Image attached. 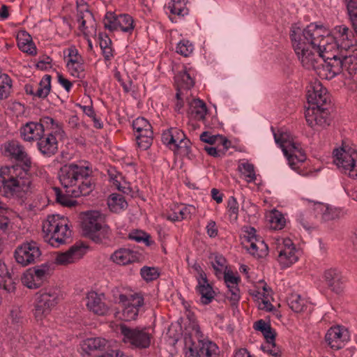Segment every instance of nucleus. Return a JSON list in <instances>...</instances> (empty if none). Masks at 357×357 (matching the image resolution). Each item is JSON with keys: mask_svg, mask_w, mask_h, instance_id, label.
I'll list each match as a JSON object with an SVG mask.
<instances>
[{"mask_svg": "<svg viewBox=\"0 0 357 357\" xmlns=\"http://www.w3.org/2000/svg\"><path fill=\"white\" fill-rule=\"evenodd\" d=\"M314 210L317 215H320L321 219L324 221L339 218L342 214L340 208L330 206L322 203L315 204Z\"/></svg>", "mask_w": 357, "mask_h": 357, "instance_id": "58836bf2", "label": "nucleus"}, {"mask_svg": "<svg viewBox=\"0 0 357 357\" xmlns=\"http://www.w3.org/2000/svg\"><path fill=\"white\" fill-rule=\"evenodd\" d=\"M23 314L20 307L17 305L12 306L9 313V320L13 324H20L22 323Z\"/></svg>", "mask_w": 357, "mask_h": 357, "instance_id": "0e129e2a", "label": "nucleus"}, {"mask_svg": "<svg viewBox=\"0 0 357 357\" xmlns=\"http://www.w3.org/2000/svg\"><path fill=\"white\" fill-rule=\"evenodd\" d=\"M82 228L84 236L96 243L108 238L109 229L105 223L104 215L98 211H90L83 213Z\"/></svg>", "mask_w": 357, "mask_h": 357, "instance_id": "0eeeda50", "label": "nucleus"}, {"mask_svg": "<svg viewBox=\"0 0 357 357\" xmlns=\"http://www.w3.org/2000/svg\"><path fill=\"white\" fill-rule=\"evenodd\" d=\"M119 303L123 306L121 318L126 321H130L137 317L139 308L144 305V298L139 293L132 294L128 297L121 294Z\"/></svg>", "mask_w": 357, "mask_h": 357, "instance_id": "f3484780", "label": "nucleus"}, {"mask_svg": "<svg viewBox=\"0 0 357 357\" xmlns=\"http://www.w3.org/2000/svg\"><path fill=\"white\" fill-rule=\"evenodd\" d=\"M174 153L180 157L190 158L191 152V143L186 137L172 149Z\"/></svg>", "mask_w": 357, "mask_h": 357, "instance_id": "864d4df0", "label": "nucleus"}, {"mask_svg": "<svg viewBox=\"0 0 357 357\" xmlns=\"http://www.w3.org/2000/svg\"><path fill=\"white\" fill-rule=\"evenodd\" d=\"M289 307L295 312H301L306 310L310 304L309 301L298 294H291L287 298Z\"/></svg>", "mask_w": 357, "mask_h": 357, "instance_id": "c03bdc74", "label": "nucleus"}, {"mask_svg": "<svg viewBox=\"0 0 357 357\" xmlns=\"http://www.w3.org/2000/svg\"><path fill=\"white\" fill-rule=\"evenodd\" d=\"M194 50L193 44L188 40L183 39L176 45V51L183 56H189Z\"/></svg>", "mask_w": 357, "mask_h": 357, "instance_id": "bf43d9fd", "label": "nucleus"}, {"mask_svg": "<svg viewBox=\"0 0 357 357\" xmlns=\"http://www.w3.org/2000/svg\"><path fill=\"white\" fill-rule=\"evenodd\" d=\"M12 80L6 74H0V102L10 95Z\"/></svg>", "mask_w": 357, "mask_h": 357, "instance_id": "3c124183", "label": "nucleus"}, {"mask_svg": "<svg viewBox=\"0 0 357 357\" xmlns=\"http://www.w3.org/2000/svg\"><path fill=\"white\" fill-rule=\"evenodd\" d=\"M3 153L23 162V165L5 166L0 169V195L7 197H22L34 188L29 173L31 159L24 146L17 141L5 144Z\"/></svg>", "mask_w": 357, "mask_h": 357, "instance_id": "f03ea898", "label": "nucleus"}, {"mask_svg": "<svg viewBox=\"0 0 357 357\" xmlns=\"http://www.w3.org/2000/svg\"><path fill=\"white\" fill-rule=\"evenodd\" d=\"M110 259L116 264L124 266L137 261L138 255L130 249L120 248L111 255Z\"/></svg>", "mask_w": 357, "mask_h": 357, "instance_id": "72a5a7b5", "label": "nucleus"}, {"mask_svg": "<svg viewBox=\"0 0 357 357\" xmlns=\"http://www.w3.org/2000/svg\"><path fill=\"white\" fill-rule=\"evenodd\" d=\"M107 205L111 211L119 213L127 207L128 204L123 195L114 193L109 197Z\"/></svg>", "mask_w": 357, "mask_h": 357, "instance_id": "a18cd8bd", "label": "nucleus"}, {"mask_svg": "<svg viewBox=\"0 0 357 357\" xmlns=\"http://www.w3.org/2000/svg\"><path fill=\"white\" fill-rule=\"evenodd\" d=\"M273 245L278 253V261L282 268H288L298 260L300 250L291 239L278 237L275 238Z\"/></svg>", "mask_w": 357, "mask_h": 357, "instance_id": "f8f14e48", "label": "nucleus"}, {"mask_svg": "<svg viewBox=\"0 0 357 357\" xmlns=\"http://www.w3.org/2000/svg\"><path fill=\"white\" fill-rule=\"evenodd\" d=\"M65 59L68 73L74 77H82L84 72V60L75 47L68 49V55Z\"/></svg>", "mask_w": 357, "mask_h": 357, "instance_id": "393cba45", "label": "nucleus"}, {"mask_svg": "<svg viewBox=\"0 0 357 357\" xmlns=\"http://www.w3.org/2000/svg\"><path fill=\"white\" fill-rule=\"evenodd\" d=\"M188 102V114L190 118L203 121L207 114V107L206 103L199 98H190L189 96L185 99V102Z\"/></svg>", "mask_w": 357, "mask_h": 357, "instance_id": "c756f323", "label": "nucleus"}, {"mask_svg": "<svg viewBox=\"0 0 357 357\" xmlns=\"http://www.w3.org/2000/svg\"><path fill=\"white\" fill-rule=\"evenodd\" d=\"M250 294L257 301H260L259 303V308L266 310L267 311H271L272 310L273 305L270 302V298L271 297V290L267 286V284H264L261 289L252 290L250 291Z\"/></svg>", "mask_w": 357, "mask_h": 357, "instance_id": "c9c22d12", "label": "nucleus"}, {"mask_svg": "<svg viewBox=\"0 0 357 357\" xmlns=\"http://www.w3.org/2000/svg\"><path fill=\"white\" fill-rule=\"evenodd\" d=\"M43 131L40 122L29 121L20 128V135L25 142H33L38 141L43 135Z\"/></svg>", "mask_w": 357, "mask_h": 357, "instance_id": "c85d7f7f", "label": "nucleus"}, {"mask_svg": "<svg viewBox=\"0 0 357 357\" xmlns=\"http://www.w3.org/2000/svg\"><path fill=\"white\" fill-rule=\"evenodd\" d=\"M197 334V340L185 342V357H220V349L215 342L204 337L199 331Z\"/></svg>", "mask_w": 357, "mask_h": 357, "instance_id": "6e6552de", "label": "nucleus"}, {"mask_svg": "<svg viewBox=\"0 0 357 357\" xmlns=\"http://www.w3.org/2000/svg\"><path fill=\"white\" fill-rule=\"evenodd\" d=\"M206 230L208 236L211 238H215L218 234V229L216 222L213 220H210L206 227Z\"/></svg>", "mask_w": 357, "mask_h": 357, "instance_id": "774afa93", "label": "nucleus"}, {"mask_svg": "<svg viewBox=\"0 0 357 357\" xmlns=\"http://www.w3.org/2000/svg\"><path fill=\"white\" fill-rule=\"evenodd\" d=\"M108 174L109 181L115 188L123 193L130 191L128 184L123 180L122 175L114 168L109 169Z\"/></svg>", "mask_w": 357, "mask_h": 357, "instance_id": "a19ab883", "label": "nucleus"}, {"mask_svg": "<svg viewBox=\"0 0 357 357\" xmlns=\"http://www.w3.org/2000/svg\"><path fill=\"white\" fill-rule=\"evenodd\" d=\"M238 170L244 176L248 183L255 182L256 180V173L255 167L252 163L243 161L238 165Z\"/></svg>", "mask_w": 357, "mask_h": 357, "instance_id": "8fccbe9b", "label": "nucleus"}, {"mask_svg": "<svg viewBox=\"0 0 357 357\" xmlns=\"http://www.w3.org/2000/svg\"><path fill=\"white\" fill-rule=\"evenodd\" d=\"M225 283L228 289L227 297L233 304L237 303L240 299V290L238 282L240 278L231 271H225L224 272Z\"/></svg>", "mask_w": 357, "mask_h": 357, "instance_id": "bb28decb", "label": "nucleus"}, {"mask_svg": "<svg viewBox=\"0 0 357 357\" xmlns=\"http://www.w3.org/2000/svg\"><path fill=\"white\" fill-rule=\"evenodd\" d=\"M40 255V248L35 241L22 243L17 247L14 253L16 261L24 266L35 263Z\"/></svg>", "mask_w": 357, "mask_h": 357, "instance_id": "a211bd4d", "label": "nucleus"}, {"mask_svg": "<svg viewBox=\"0 0 357 357\" xmlns=\"http://www.w3.org/2000/svg\"><path fill=\"white\" fill-rule=\"evenodd\" d=\"M59 302V294L53 289L40 290L35 296L33 314L38 322H42Z\"/></svg>", "mask_w": 357, "mask_h": 357, "instance_id": "1a4fd4ad", "label": "nucleus"}, {"mask_svg": "<svg viewBox=\"0 0 357 357\" xmlns=\"http://www.w3.org/2000/svg\"><path fill=\"white\" fill-rule=\"evenodd\" d=\"M260 348L264 352L273 357H281V351L279 347L276 346L275 342H265L261 345Z\"/></svg>", "mask_w": 357, "mask_h": 357, "instance_id": "69168bd1", "label": "nucleus"}, {"mask_svg": "<svg viewBox=\"0 0 357 357\" xmlns=\"http://www.w3.org/2000/svg\"><path fill=\"white\" fill-rule=\"evenodd\" d=\"M307 99L310 107H323L330 101V96L322 84L315 80L309 86Z\"/></svg>", "mask_w": 357, "mask_h": 357, "instance_id": "412c9836", "label": "nucleus"}, {"mask_svg": "<svg viewBox=\"0 0 357 357\" xmlns=\"http://www.w3.org/2000/svg\"><path fill=\"white\" fill-rule=\"evenodd\" d=\"M59 178L63 188L74 197L86 196L93 189L86 167L75 164L64 165L60 169Z\"/></svg>", "mask_w": 357, "mask_h": 357, "instance_id": "7ed1b4c3", "label": "nucleus"}, {"mask_svg": "<svg viewBox=\"0 0 357 357\" xmlns=\"http://www.w3.org/2000/svg\"><path fill=\"white\" fill-rule=\"evenodd\" d=\"M29 269L27 270L22 277V284L29 289H37L42 285V283Z\"/></svg>", "mask_w": 357, "mask_h": 357, "instance_id": "13d9d810", "label": "nucleus"}, {"mask_svg": "<svg viewBox=\"0 0 357 357\" xmlns=\"http://www.w3.org/2000/svg\"><path fill=\"white\" fill-rule=\"evenodd\" d=\"M87 309L98 316H106L109 312V307L105 303V294L96 291H89L86 297Z\"/></svg>", "mask_w": 357, "mask_h": 357, "instance_id": "b1692460", "label": "nucleus"}, {"mask_svg": "<svg viewBox=\"0 0 357 357\" xmlns=\"http://www.w3.org/2000/svg\"><path fill=\"white\" fill-rule=\"evenodd\" d=\"M68 223V219L63 215H48L43 222L42 229L45 241L56 248L66 243L72 235Z\"/></svg>", "mask_w": 357, "mask_h": 357, "instance_id": "39448f33", "label": "nucleus"}, {"mask_svg": "<svg viewBox=\"0 0 357 357\" xmlns=\"http://www.w3.org/2000/svg\"><path fill=\"white\" fill-rule=\"evenodd\" d=\"M132 128L138 147L143 151L147 150L151 146L153 139L151 123L145 118L138 117L133 121Z\"/></svg>", "mask_w": 357, "mask_h": 357, "instance_id": "2eb2a0df", "label": "nucleus"}, {"mask_svg": "<svg viewBox=\"0 0 357 357\" xmlns=\"http://www.w3.org/2000/svg\"><path fill=\"white\" fill-rule=\"evenodd\" d=\"M333 162L343 174L357 178V150L343 146L333 151Z\"/></svg>", "mask_w": 357, "mask_h": 357, "instance_id": "9d476101", "label": "nucleus"}, {"mask_svg": "<svg viewBox=\"0 0 357 357\" xmlns=\"http://www.w3.org/2000/svg\"><path fill=\"white\" fill-rule=\"evenodd\" d=\"M77 22L79 30L85 37H89L96 33V21L86 3H78Z\"/></svg>", "mask_w": 357, "mask_h": 357, "instance_id": "aec40b11", "label": "nucleus"}, {"mask_svg": "<svg viewBox=\"0 0 357 357\" xmlns=\"http://www.w3.org/2000/svg\"><path fill=\"white\" fill-rule=\"evenodd\" d=\"M17 47L19 49L30 55H36L37 49L32 40L31 36L26 31L22 30L17 35Z\"/></svg>", "mask_w": 357, "mask_h": 357, "instance_id": "4c0bfd02", "label": "nucleus"}, {"mask_svg": "<svg viewBox=\"0 0 357 357\" xmlns=\"http://www.w3.org/2000/svg\"><path fill=\"white\" fill-rule=\"evenodd\" d=\"M29 270L34 273L36 279L43 284L50 276L52 273L53 268L49 263H45L40 266H35Z\"/></svg>", "mask_w": 357, "mask_h": 357, "instance_id": "09e8293b", "label": "nucleus"}, {"mask_svg": "<svg viewBox=\"0 0 357 357\" xmlns=\"http://www.w3.org/2000/svg\"><path fill=\"white\" fill-rule=\"evenodd\" d=\"M349 21L357 36V2L354 0H345Z\"/></svg>", "mask_w": 357, "mask_h": 357, "instance_id": "603ef678", "label": "nucleus"}, {"mask_svg": "<svg viewBox=\"0 0 357 357\" xmlns=\"http://www.w3.org/2000/svg\"><path fill=\"white\" fill-rule=\"evenodd\" d=\"M211 263L217 276L224 273L225 271H228L226 266V259L222 255H215Z\"/></svg>", "mask_w": 357, "mask_h": 357, "instance_id": "052dcab7", "label": "nucleus"}, {"mask_svg": "<svg viewBox=\"0 0 357 357\" xmlns=\"http://www.w3.org/2000/svg\"><path fill=\"white\" fill-rule=\"evenodd\" d=\"M88 247L83 243H76L65 252H58L54 259L57 265H67L81 259L86 252Z\"/></svg>", "mask_w": 357, "mask_h": 357, "instance_id": "5701e85b", "label": "nucleus"}, {"mask_svg": "<svg viewBox=\"0 0 357 357\" xmlns=\"http://www.w3.org/2000/svg\"><path fill=\"white\" fill-rule=\"evenodd\" d=\"M57 120L50 117V116H44L40 119V123L43 128V132L45 130L50 131L54 125L57 123Z\"/></svg>", "mask_w": 357, "mask_h": 357, "instance_id": "338daca9", "label": "nucleus"}, {"mask_svg": "<svg viewBox=\"0 0 357 357\" xmlns=\"http://www.w3.org/2000/svg\"><path fill=\"white\" fill-rule=\"evenodd\" d=\"M305 117L308 126L315 130L330 124L328 112L323 107H308L305 110Z\"/></svg>", "mask_w": 357, "mask_h": 357, "instance_id": "4be33fe9", "label": "nucleus"}, {"mask_svg": "<svg viewBox=\"0 0 357 357\" xmlns=\"http://www.w3.org/2000/svg\"><path fill=\"white\" fill-rule=\"evenodd\" d=\"M140 275L144 280L149 282L157 280L160 273L157 267L144 266L140 269Z\"/></svg>", "mask_w": 357, "mask_h": 357, "instance_id": "6e6d98bb", "label": "nucleus"}, {"mask_svg": "<svg viewBox=\"0 0 357 357\" xmlns=\"http://www.w3.org/2000/svg\"><path fill=\"white\" fill-rule=\"evenodd\" d=\"M269 221L271 227L274 229H282L286 224V219L284 215L275 209L271 211Z\"/></svg>", "mask_w": 357, "mask_h": 357, "instance_id": "5fc2aeb1", "label": "nucleus"}, {"mask_svg": "<svg viewBox=\"0 0 357 357\" xmlns=\"http://www.w3.org/2000/svg\"><path fill=\"white\" fill-rule=\"evenodd\" d=\"M337 54V61L340 62V73L347 72L349 75L356 74L357 71V52H339Z\"/></svg>", "mask_w": 357, "mask_h": 357, "instance_id": "a878e982", "label": "nucleus"}, {"mask_svg": "<svg viewBox=\"0 0 357 357\" xmlns=\"http://www.w3.org/2000/svg\"><path fill=\"white\" fill-rule=\"evenodd\" d=\"M200 139L206 143L213 144H222L225 149H228L230 142L225 137L220 135H211L208 132H204L200 135Z\"/></svg>", "mask_w": 357, "mask_h": 357, "instance_id": "49530a36", "label": "nucleus"}, {"mask_svg": "<svg viewBox=\"0 0 357 357\" xmlns=\"http://www.w3.org/2000/svg\"><path fill=\"white\" fill-rule=\"evenodd\" d=\"M50 89L51 76L46 75L42 78L34 94L39 98H45L49 94Z\"/></svg>", "mask_w": 357, "mask_h": 357, "instance_id": "4d7b16f0", "label": "nucleus"}, {"mask_svg": "<svg viewBox=\"0 0 357 357\" xmlns=\"http://www.w3.org/2000/svg\"><path fill=\"white\" fill-rule=\"evenodd\" d=\"M186 0H170L165 5V9L169 14V19L172 22H176L177 17H183L188 15L189 10L186 6Z\"/></svg>", "mask_w": 357, "mask_h": 357, "instance_id": "7c9ffc66", "label": "nucleus"}, {"mask_svg": "<svg viewBox=\"0 0 357 357\" xmlns=\"http://www.w3.org/2000/svg\"><path fill=\"white\" fill-rule=\"evenodd\" d=\"M227 212L231 220L236 221L238 215V204L234 197H230L227 202Z\"/></svg>", "mask_w": 357, "mask_h": 357, "instance_id": "680f3d73", "label": "nucleus"}, {"mask_svg": "<svg viewBox=\"0 0 357 357\" xmlns=\"http://www.w3.org/2000/svg\"><path fill=\"white\" fill-rule=\"evenodd\" d=\"M197 281L196 290L200 296V302L203 305L209 304L214 298L215 291L208 283L206 275H201Z\"/></svg>", "mask_w": 357, "mask_h": 357, "instance_id": "473e14b6", "label": "nucleus"}, {"mask_svg": "<svg viewBox=\"0 0 357 357\" xmlns=\"http://www.w3.org/2000/svg\"><path fill=\"white\" fill-rule=\"evenodd\" d=\"M273 130V128H271ZM273 132L275 143L282 149L290 168L299 174L304 175L301 170L302 165L307 159L306 154L300 143L296 140L289 132Z\"/></svg>", "mask_w": 357, "mask_h": 357, "instance_id": "20e7f679", "label": "nucleus"}, {"mask_svg": "<svg viewBox=\"0 0 357 357\" xmlns=\"http://www.w3.org/2000/svg\"><path fill=\"white\" fill-rule=\"evenodd\" d=\"M107 344L106 339L96 337L87 338L83 341L82 348L86 353L103 349Z\"/></svg>", "mask_w": 357, "mask_h": 357, "instance_id": "37998d69", "label": "nucleus"}, {"mask_svg": "<svg viewBox=\"0 0 357 357\" xmlns=\"http://www.w3.org/2000/svg\"><path fill=\"white\" fill-rule=\"evenodd\" d=\"M115 331L121 336L122 342L132 349H148L153 339L150 328L144 326L130 327L120 324L116 325Z\"/></svg>", "mask_w": 357, "mask_h": 357, "instance_id": "423d86ee", "label": "nucleus"}, {"mask_svg": "<svg viewBox=\"0 0 357 357\" xmlns=\"http://www.w3.org/2000/svg\"><path fill=\"white\" fill-rule=\"evenodd\" d=\"M242 243L244 248L255 257L260 258L267 255L268 246L262 239L257 236L254 227L244 228Z\"/></svg>", "mask_w": 357, "mask_h": 357, "instance_id": "ddd939ff", "label": "nucleus"}, {"mask_svg": "<svg viewBox=\"0 0 357 357\" xmlns=\"http://www.w3.org/2000/svg\"><path fill=\"white\" fill-rule=\"evenodd\" d=\"M185 135L178 128H170L162 133L161 140L169 149H173L178 142L184 139Z\"/></svg>", "mask_w": 357, "mask_h": 357, "instance_id": "e433bc0d", "label": "nucleus"}, {"mask_svg": "<svg viewBox=\"0 0 357 357\" xmlns=\"http://www.w3.org/2000/svg\"><path fill=\"white\" fill-rule=\"evenodd\" d=\"M0 289L8 293L13 292L15 290V283L11 278L6 264L0 260Z\"/></svg>", "mask_w": 357, "mask_h": 357, "instance_id": "ea45409f", "label": "nucleus"}, {"mask_svg": "<svg viewBox=\"0 0 357 357\" xmlns=\"http://www.w3.org/2000/svg\"><path fill=\"white\" fill-rule=\"evenodd\" d=\"M105 29L111 31H123L131 33L134 28V20L128 14L116 15L112 13H107L103 20Z\"/></svg>", "mask_w": 357, "mask_h": 357, "instance_id": "dca6fc26", "label": "nucleus"}, {"mask_svg": "<svg viewBox=\"0 0 357 357\" xmlns=\"http://www.w3.org/2000/svg\"><path fill=\"white\" fill-rule=\"evenodd\" d=\"M98 40L102 54L106 61H109L114 57V50L112 48V42L107 34L100 33Z\"/></svg>", "mask_w": 357, "mask_h": 357, "instance_id": "79ce46f5", "label": "nucleus"}, {"mask_svg": "<svg viewBox=\"0 0 357 357\" xmlns=\"http://www.w3.org/2000/svg\"><path fill=\"white\" fill-rule=\"evenodd\" d=\"M195 211V207L192 205H175L172 211L167 215V219L172 222L181 221L190 218Z\"/></svg>", "mask_w": 357, "mask_h": 357, "instance_id": "f704fd0d", "label": "nucleus"}, {"mask_svg": "<svg viewBox=\"0 0 357 357\" xmlns=\"http://www.w3.org/2000/svg\"><path fill=\"white\" fill-rule=\"evenodd\" d=\"M324 278L327 285L333 291L340 294L343 291L345 280L337 269L326 270L324 272Z\"/></svg>", "mask_w": 357, "mask_h": 357, "instance_id": "2f4dec72", "label": "nucleus"}, {"mask_svg": "<svg viewBox=\"0 0 357 357\" xmlns=\"http://www.w3.org/2000/svg\"><path fill=\"white\" fill-rule=\"evenodd\" d=\"M53 190L56 196V202L62 206L72 207L77 204V202L73 199L75 197L70 195V193L67 192V189H65V192H63L59 188L55 187L53 188Z\"/></svg>", "mask_w": 357, "mask_h": 357, "instance_id": "de8ad7c7", "label": "nucleus"}, {"mask_svg": "<svg viewBox=\"0 0 357 357\" xmlns=\"http://www.w3.org/2000/svg\"><path fill=\"white\" fill-rule=\"evenodd\" d=\"M325 342L333 351L343 348L349 340V331L342 326H331L325 335Z\"/></svg>", "mask_w": 357, "mask_h": 357, "instance_id": "6ab92c4d", "label": "nucleus"}, {"mask_svg": "<svg viewBox=\"0 0 357 357\" xmlns=\"http://www.w3.org/2000/svg\"><path fill=\"white\" fill-rule=\"evenodd\" d=\"M195 70L191 67L184 66L183 69L175 76L176 86V102L175 109L180 112L185 104V99L190 95V89L195 84Z\"/></svg>", "mask_w": 357, "mask_h": 357, "instance_id": "9b49d317", "label": "nucleus"}, {"mask_svg": "<svg viewBox=\"0 0 357 357\" xmlns=\"http://www.w3.org/2000/svg\"><path fill=\"white\" fill-rule=\"evenodd\" d=\"M129 238L135 241L138 243H144L146 245H150L151 242L149 241L150 236L141 230H136L131 231L129 234Z\"/></svg>", "mask_w": 357, "mask_h": 357, "instance_id": "e2e57ef3", "label": "nucleus"}, {"mask_svg": "<svg viewBox=\"0 0 357 357\" xmlns=\"http://www.w3.org/2000/svg\"><path fill=\"white\" fill-rule=\"evenodd\" d=\"M333 33L335 37L333 41L335 44L334 52H349L351 50H357L356 48V38L351 30L345 25L336 26L334 28Z\"/></svg>", "mask_w": 357, "mask_h": 357, "instance_id": "4468645a", "label": "nucleus"}, {"mask_svg": "<svg viewBox=\"0 0 357 357\" xmlns=\"http://www.w3.org/2000/svg\"><path fill=\"white\" fill-rule=\"evenodd\" d=\"M293 49L302 66L314 70L324 79H331L340 73V63L334 52L335 44L323 26L311 23L302 29L296 24L291 28Z\"/></svg>", "mask_w": 357, "mask_h": 357, "instance_id": "f257e3e1", "label": "nucleus"}, {"mask_svg": "<svg viewBox=\"0 0 357 357\" xmlns=\"http://www.w3.org/2000/svg\"><path fill=\"white\" fill-rule=\"evenodd\" d=\"M37 147L43 155L51 157L58 151V140L52 134H43L37 141Z\"/></svg>", "mask_w": 357, "mask_h": 357, "instance_id": "cd10ccee", "label": "nucleus"}]
</instances>
